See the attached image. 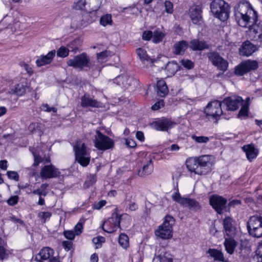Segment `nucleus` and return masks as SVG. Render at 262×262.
I'll list each match as a JSON object with an SVG mask.
<instances>
[{"label":"nucleus","instance_id":"1","mask_svg":"<svg viewBox=\"0 0 262 262\" xmlns=\"http://www.w3.org/2000/svg\"><path fill=\"white\" fill-rule=\"evenodd\" d=\"M235 17L239 26L249 28V34L253 39L262 40V22L256 24L257 14L248 2L239 4L235 11Z\"/></svg>","mask_w":262,"mask_h":262},{"label":"nucleus","instance_id":"2","mask_svg":"<svg viewBox=\"0 0 262 262\" xmlns=\"http://www.w3.org/2000/svg\"><path fill=\"white\" fill-rule=\"evenodd\" d=\"M186 163L189 171L198 175L207 174L212 170V162L209 155L189 158Z\"/></svg>","mask_w":262,"mask_h":262},{"label":"nucleus","instance_id":"3","mask_svg":"<svg viewBox=\"0 0 262 262\" xmlns=\"http://www.w3.org/2000/svg\"><path fill=\"white\" fill-rule=\"evenodd\" d=\"M175 220L170 215H166L163 223L155 230L156 236L164 239H169L172 237V226Z\"/></svg>","mask_w":262,"mask_h":262},{"label":"nucleus","instance_id":"4","mask_svg":"<svg viewBox=\"0 0 262 262\" xmlns=\"http://www.w3.org/2000/svg\"><path fill=\"white\" fill-rule=\"evenodd\" d=\"M229 6L224 0H214L210 4L211 12L215 17L224 21L229 16Z\"/></svg>","mask_w":262,"mask_h":262},{"label":"nucleus","instance_id":"5","mask_svg":"<svg viewBox=\"0 0 262 262\" xmlns=\"http://www.w3.org/2000/svg\"><path fill=\"white\" fill-rule=\"evenodd\" d=\"M67 63L68 66L79 70L90 69L93 66L89 56L85 53L74 56L72 59L68 60Z\"/></svg>","mask_w":262,"mask_h":262},{"label":"nucleus","instance_id":"6","mask_svg":"<svg viewBox=\"0 0 262 262\" xmlns=\"http://www.w3.org/2000/svg\"><path fill=\"white\" fill-rule=\"evenodd\" d=\"M74 150L77 162L83 167L87 166L90 162V156L84 143L81 141H77L74 146Z\"/></svg>","mask_w":262,"mask_h":262},{"label":"nucleus","instance_id":"7","mask_svg":"<svg viewBox=\"0 0 262 262\" xmlns=\"http://www.w3.org/2000/svg\"><path fill=\"white\" fill-rule=\"evenodd\" d=\"M94 142L95 147L102 151L111 149L114 146V140L98 130L96 131Z\"/></svg>","mask_w":262,"mask_h":262},{"label":"nucleus","instance_id":"8","mask_svg":"<svg viewBox=\"0 0 262 262\" xmlns=\"http://www.w3.org/2000/svg\"><path fill=\"white\" fill-rule=\"evenodd\" d=\"M222 102L214 100L209 102L205 109L204 113L209 120H215V122L220 119L223 114L222 106Z\"/></svg>","mask_w":262,"mask_h":262},{"label":"nucleus","instance_id":"9","mask_svg":"<svg viewBox=\"0 0 262 262\" xmlns=\"http://www.w3.org/2000/svg\"><path fill=\"white\" fill-rule=\"evenodd\" d=\"M247 228L249 234L253 237H262V217L251 216L247 223Z\"/></svg>","mask_w":262,"mask_h":262},{"label":"nucleus","instance_id":"10","mask_svg":"<svg viewBox=\"0 0 262 262\" xmlns=\"http://www.w3.org/2000/svg\"><path fill=\"white\" fill-rule=\"evenodd\" d=\"M172 199L184 207L197 211L201 208L199 203L193 199L182 197L178 191L174 192L171 195Z\"/></svg>","mask_w":262,"mask_h":262},{"label":"nucleus","instance_id":"11","mask_svg":"<svg viewBox=\"0 0 262 262\" xmlns=\"http://www.w3.org/2000/svg\"><path fill=\"white\" fill-rule=\"evenodd\" d=\"M258 67V62L256 60H247L242 62L235 69V74L243 76L250 71L255 70Z\"/></svg>","mask_w":262,"mask_h":262},{"label":"nucleus","instance_id":"12","mask_svg":"<svg viewBox=\"0 0 262 262\" xmlns=\"http://www.w3.org/2000/svg\"><path fill=\"white\" fill-rule=\"evenodd\" d=\"M209 60L220 70L225 71L228 67V62L217 52H211L207 54Z\"/></svg>","mask_w":262,"mask_h":262},{"label":"nucleus","instance_id":"13","mask_svg":"<svg viewBox=\"0 0 262 262\" xmlns=\"http://www.w3.org/2000/svg\"><path fill=\"white\" fill-rule=\"evenodd\" d=\"M121 216L117 214H113L111 217L106 221L102 226L103 230L107 233H113L116 231L118 227H120Z\"/></svg>","mask_w":262,"mask_h":262},{"label":"nucleus","instance_id":"14","mask_svg":"<svg viewBox=\"0 0 262 262\" xmlns=\"http://www.w3.org/2000/svg\"><path fill=\"white\" fill-rule=\"evenodd\" d=\"M223 106H226V110L234 111L242 105L243 100L239 96H233L225 98L222 101Z\"/></svg>","mask_w":262,"mask_h":262},{"label":"nucleus","instance_id":"15","mask_svg":"<svg viewBox=\"0 0 262 262\" xmlns=\"http://www.w3.org/2000/svg\"><path fill=\"white\" fill-rule=\"evenodd\" d=\"M227 200L218 195H212L209 198V203L212 208L219 213L222 214L226 208Z\"/></svg>","mask_w":262,"mask_h":262},{"label":"nucleus","instance_id":"16","mask_svg":"<svg viewBox=\"0 0 262 262\" xmlns=\"http://www.w3.org/2000/svg\"><path fill=\"white\" fill-rule=\"evenodd\" d=\"M174 125L175 123L171 119L164 117L161 118L151 123V126L154 129L160 131L168 130Z\"/></svg>","mask_w":262,"mask_h":262},{"label":"nucleus","instance_id":"17","mask_svg":"<svg viewBox=\"0 0 262 262\" xmlns=\"http://www.w3.org/2000/svg\"><path fill=\"white\" fill-rule=\"evenodd\" d=\"M40 174L42 179H47L58 177L60 172L54 165L50 164L44 166L40 170Z\"/></svg>","mask_w":262,"mask_h":262},{"label":"nucleus","instance_id":"18","mask_svg":"<svg viewBox=\"0 0 262 262\" xmlns=\"http://www.w3.org/2000/svg\"><path fill=\"white\" fill-rule=\"evenodd\" d=\"M88 5L92 10V12L89 13H86L84 17L87 18L88 23H91L95 20L96 16L95 11H96L100 8L102 0H87Z\"/></svg>","mask_w":262,"mask_h":262},{"label":"nucleus","instance_id":"19","mask_svg":"<svg viewBox=\"0 0 262 262\" xmlns=\"http://www.w3.org/2000/svg\"><path fill=\"white\" fill-rule=\"evenodd\" d=\"M223 226L226 234L233 237L236 234V228L233 220L230 217H226L223 220Z\"/></svg>","mask_w":262,"mask_h":262},{"label":"nucleus","instance_id":"20","mask_svg":"<svg viewBox=\"0 0 262 262\" xmlns=\"http://www.w3.org/2000/svg\"><path fill=\"white\" fill-rule=\"evenodd\" d=\"M202 11L199 6H192L189 10V16L194 24L199 25L202 21Z\"/></svg>","mask_w":262,"mask_h":262},{"label":"nucleus","instance_id":"21","mask_svg":"<svg viewBox=\"0 0 262 262\" xmlns=\"http://www.w3.org/2000/svg\"><path fill=\"white\" fill-rule=\"evenodd\" d=\"M54 251L49 247L42 248L40 252L36 255L35 260L39 262H43L45 260H49L53 257Z\"/></svg>","mask_w":262,"mask_h":262},{"label":"nucleus","instance_id":"22","mask_svg":"<svg viewBox=\"0 0 262 262\" xmlns=\"http://www.w3.org/2000/svg\"><path fill=\"white\" fill-rule=\"evenodd\" d=\"M55 50H52L49 52L46 55H41L38 57L35 62L36 66L38 67H40L46 64H50L53 60V58L55 55Z\"/></svg>","mask_w":262,"mask_h":262},{"label":"nucleus","instance_id":"23","mask_svg":"<svg viewBox=\"0 0 262 262\" xmlns=\"http://www.w3.org/2000/svg\"><path fill=\"white\" fill-rule=\"evenodd\" d=\"M256 47L249 41H246L243 43L239 49L241 55L249 56L256 50Z\"/></svg>","mask_w":262,"mask_h":262},{"label":"nucleus","instance_id":"24","mask_svg":"<svg viewBox=\"0 0 262 262\" xmlns=\"http://www.w3.org/2000/svg\"><path fill=\"white\" fill-rule=\"evenodd\" d=\"M189 48L193 51H202L208 49L209 45L205 41L194 39L190 42Z\"/></svg>","mask_w":262,"mask_h":262},{"label":"nucleus","instance_id":"25","mask_svg":"<svg viewBox=\"0 0 262 262\" xmlns=\"http://www.w3.org/2000/svg\"><path fill=\"white\" fill-rule=\"evenodd\" d=\"M162 251L159 254H156L153 258L152 262H173V257L168 252Z\"/></svg>","mask_w":262,"mask_h":262},{"label":"nucleus","instance_id":"26","mask_svg":"<svg viewBox=\"0 0 262 262\" xmlns=\"http://www.w3.org/2000/svg\"><path fill=\"white\" fill-rule=\"evenodd\" d=\"M134 80L132 78H129L127 75H122L118 76L114 80V82L118 85L122 86L127 89L128 86L132 84Z\"/></svg>","mask_w":262,"mask_h":262},{"label":"nucleus","instance_id":"27","mask_svg":"<svg viewBox=\"0 0 262 262\" xmlns=\"http://www.w3.org/2000/svg\"><path fill=\"white\" fill-rule=\"evenodd\" d=\"M154 169V165L152 164V161L151 158H149L146 163L144 164L141 169L138 170V175L140 177H145L149 174H150Z\"/></svg>","mask_w":262,"mask_h":262},{"label":"nucleus","instance_id":"28","mask_svg":"<svg viewBox=\"0 0 262 262\" xmlns=\"http://www.w3.org/2000/svg\"><path fill=\"white\" fill-rule=\"evenodd\" d=\"M166 33L165 30L162 28H156L153 31V36L152 41L154 43H159L162 42L165 37Z\"/></svg>","mask_w":262,"mask_h":262},{"label":"nucleus","instance_id":"29","mask_svg":"<svg viewBox=\"0 0 262 262\" xmlns=\"http://www.w3.org/2000/svg\"><path fill=\"white\" fill-rule=\"evenodd\" d=\"M243 149L246 152L247 159L250 161L255 158L258 155V151L253 145H245L243 147Z\"/></svg>","mask_w":262,"mask_h":262},{"label":"nucleus","instance_id":"30","mask_svg":"<svg viewBox=\"0 0 262 262\" xmlns=\"http://www.w3.org/2000/svg\"><path fill=\"white\" fill-rule=\"evenodd\" d=\"M81 105L82 107H95L99 106V103L95 99L91 98L89 95L85 94L81 98Z\"/></svg>","mask_w":262,"mask_h":262},{"label":"nucleus","instance_id":"31","mask_svg":"<svg viewBox=\"0 0 262 262\" xmlns=\"http://www.w3.org/2000/svg\"><path fill=\"white\" fill-rule=\"evenodd\" d=\"M188 43L185 40H181L174 45L173 53L176 55H182L188 47Z\"/></svg>","mask_w":262,"mask_h":262},{"label":"nucleus","instance_id":"32","mask_svg":"<svg viewBox=\"0 0 262 262\" xmlns=\"http://www.w3.org/2000/svg\"><path fill=\"white\" fill-rule=\"evenodd\" d=\"M28 87L22 83H18L12 88L9 91L11 94H15L17 96H23L26 93Z\"/></svg>","mask_w":262,"mask_h":262},{"label":"nucleus","instance_id":"33","mask_svg":"<svg viewBox=\"0 0 262 262\" xmlns=\"http://www.w3.org/2000/svg\"><path fill=\"white\" fill-rule=\"evenodd\" d=\"M157 94L162 97H165L168 93V89L164 80H160L157 83Z\"/></svg>","mask_w":262,"mask_h":262},{"label":"nucleus","instance_id":"34","mask_svg":"<svg viewBox=\"0 0 262 262\" xmlns=\"http://www.w3.org/2000/svg\"><path fill=\"white\" fill-rule=\"evenodd\" d=\"M179 66L174 61L168 62L165 68L168 77L173 75L179 70Z\"/></svg>","mask_w":262,"mask_h":262},{"label":"nucleus","instance_id":"35","mask_svg":"<svg viewBox=\"0 0 262 262\" xmlns=\"http://www.w3.org/2000/svg\"><path fill=\"white\" fill-rule=\"evenodd\" d=\"M236 242L232 237L226 238L224 242V246L226 251L230 254L233 253L236 247Z\"/></svg>","mask_w":262,"mask_h":262},{"label":"nucleus","instance_id":"36","mask_svg":"<svg viewBox=\"0 0 262 262\" xmlns=\"http://www.w3.org/2000/svg\"><path fill=\"white\" fill-rule=\"evenodd\" d=\"M207 253L209 255L213 257L214 260L219 261L224 260V255L223 253L220 251L215 249H209L208 250Z\"/></svg>","mask_w":262,"mask_h":262},{"label":"nucleus","instance_id":"37","mask_svg":"<svg viewBox=\"0 0 262 262\" xmlns=\"http://www.w3.org/2000/svg\"><path fill=\"white\" fill-rule=\"evenodd\" d=\"M34 156V163L33 166H37L39 163H43L44 164H48L50 162L49 157H41L40 155L36 154L35 152H33Z\"/></svg>","mask_w":262,"mask_h":262},{"label":"nucleus","instance_id":"38","mask_svg":"<svg viewBox=\"0 0 262 262\" xmlns=\"http://www.w3.org/2000/svg\"><path fill=\"white\" fill-rule=\"evenodd\" d=\"M114 54L113 52L105 50L97 54V59L100 62H103Z\"/></svg>","mask_w":262,"mask_h":262},{"label":"nucleus","instance_id":"39","mask_svg":"<svg viewBox=\"0 0 262 262\" xmlns=\"http://www.w3.org/2000/svg\"><path fill=\"white\" fill-rule=\"evenodd\" d=\"M118 242L123 249H126L129 246V238L125 233H121L120 234Z\"/></svg>","mask_w":262,"mask_h":262},{"label":"nucleus","instance_id":"40","mask_svg":"<svg viewBox=\"0 0 262 262\" xmlns=\"http://www.w3.org/2000/svg\"><path fill=\"white\" fill-rule=\"evenodd\" d=\"M112 23V16L111 14H106L102 16L100 20V23L103 26L107 25H111Z\"/></svg>","mask_w":262,"mask_h":262},{"label":"nucleus","instance_id":"41","mask_svg":"<svg viewBox=\"0 0 262 262\" xmlns=\"http://www.w3.org/2000/svg\"><path fill=\"white\" fill-rule=\"evenodd\" d=\"M136 52L140 60L142 61L148 60L149 57L148 56L146 51L142 48H138L136 50Z\"/></svg>","mask_w":262,"mask_h":262},{"label":"nucleus","instance_id":"42","mask_svg":"<svg viewBox=\"0 0 262 262\" xmlns=\"http://www.w3.org/2000/svg\"><path fill=\"white\" fill-rule=\"evenodd\" d=\"M52 215V213L49 211H42L38 213V217L41 220L42 222L46 223L47 220H49Z\"/></svg>","mask_w":262,"mask_h":262},{"label":"nucleus","instance_id":"43","mask_svg":"<svg viewBox=\"0 0 262 262\" xmlns=\"http://www.w3.org/2000/svg\"><path fill=\"white\" fill-rule=\"evenodd\" d=\"M192 139L196 142H197L198 143H200V144L206 143L210 140V138L206 136H195V135H193L192 136Z\"/></svg>","mask_w":262,"mask_h":262},{"label":"nucleus","instance_id":"44","mask_svg":"<svg viewBox=\"0 0 262 262\" xmlns=\"http://www.w3.org/2000/svg\"><path fill=\"white\" fill-rule=\"evenodd\" d=\"M69 53V50L65 47H60L57 51V55L60 57H66Z\"/></svg>","mask_w":262,"mask_h":262},{"label":"nucleus","instance_id":"45","mask_svg":"<svg viewBox=\"0 0 262 262\" xmlns=\"http://www.w3.org/2000/svg\"><path fill=\"white\" fill-rule=\"evenodd\" d=\"M254 258H255L257 262H262V243L259 245L255 252Z\"/></svg>","mask_w":262,"mask_h":262},{"label":"nucleus","instance_id":"46","mask_svg":"<svg viewBox=\"0 0 262 262\" xmlns=\"http://www.w3.org/2000/svg\"><path fill=\"white\" fill-rule=\"evenodd\" d=\"M86 5H88L87 0H79L75 3L74 7L77 10H84L85 8Z\"/></svg>","mask_w":262,"mask_h":262},{"label":"nucleus","instance_id":"47","mask_svg":"<svg viewBox=\"0 0 262 262\" xmlns=\"http://www.w3.org/2000/svg\"><path fill=\"white\" fill-rule=\"evenodd\" d=\"M105 238L100 236L94 237L92 240L93 243L95 245L96 248H100L101 246V244L105 242Z\"/></svg>","mask_w":262,"mask_h":262},{"label":"nucleus","instance_id":"48","mask_svg":"<svg viewBox=\"0 0 262 262\" xmlns=\"http://www.w3.org/2000/svg\"><path fill=\"white\" fill-rule=\"evenodd\" d=\"M84 222V221L83 220H80L79 222L76 225L74 228V231L76 234V235H79L81 233L83 229V225L82 222Z\"/></svg>","mask_w":262,"mask_h":262},{"label":"nucleus","instance_id":"49","mask_svg":"<svg viewBox=\"0 0 262 262\" xmlns=\"http://www.w3.org/2000/svg\"><path fill=\"white\" fill-rule=\"evenodd\" d=\"M96 181V176L94 174H90L87 178V180L85 182V185L89 187L93 185Z\"/></svg>","mask_w":262,"mask_h":262},{"label":"nucleus","instance_id":"50","mask_svg":"<svg viewBox=\"0 0 262 262\" xmlns=\"http://www.w3.org/2000/svg\"><path fill=\"white\" fill-rule=\"evenodd\" d=\"M182 65L187 69H191L194 66L193 63L188 59H182L181 60Z\"/></svg>","mask_w":262,"mask_h":262},{"label":"nucleus","instance_id":"51","mask_svg":"<svg viewBox=\"0 0 262 262\" xmlns=\"http://www.w3.org/2000/svg\"><path fill=\"white\" fill-rule=\"evenodd\" d=\"M153 32L150 30H146L142 34V39L144 40L152 39Z\"/></svg>","mask_w":262,"mask_h":262},{"label":"nucleus","instance_id":"52","mask_svg":"<svg viewBox=\"0 0 262 262\" xmlns=\"http://www.w3.org/2000/svg\"><path fill=\"white\" fill-rule=\"evenodd\" d=\"M7 176L9 179L14 180L16 181L19 180V175L17 172L14 171H8L7 173Z\"/></svg>","mask_w":262,"mask_h":262},{"label":"nucleus","instance_id":"53","mask_svg":"<svg viewBox=\"0 0 262 262\" xmlns=\"http://www.w3.org/2000/svg\"><path fill=\"white\" fill-rule=\"evenodd\" d=\"M242 106L238 114V117H245L248 115V106L246 105H242Z\"/></svg>","mask_w":262,"mask_h":262},{"label":"nucleus","instance_id":"54","mask_svg":"<svg viewBox=\"0 0 262 262\" xmlns=\"http://www.w3.org/2000/svg\"><path fill=\"white\" fill-rule=\"evenodd\" d=\"M164 105V102L163 100H160L151 106V109L154 111H157Z\"/></svg>","mask_w":262,"mask_h":262},{"label":"nucleus","instance_id":"55","mask_svg":"<svg viewBox=\"0 0 262 262\" xmlns=\"http://www.w3.org/2000/svg\"><path fill=\"white\" fill-rule=\"evenodd\" d=\"M165 11L168 13L171 14L173 12V4L170 1L165 2Z\"/></svg>","mask_w":262,"mask_h":262},{"label":"nucleus","instance_id":"56","mask_svg":"<svg viewBox=\"0 0 262 262\" xmlns=\"http://www.w3.org/2000/svg\"><path fill=\"white\" fill-rule=\"evenodd\" d=\"M18 201V196L14 195L10 197L8 200L7 203L9 205L14 206L16 204Z\"/></svg>","mask_w":262,"mask_h":262},{"label":"nucleus","instance_id":"57","mask_svg":"<svg viewBox=\"0 0 262 262\" xmlns=\"http://www.w3.org/2000/svg\"><path fill=\"white\" fill-rule=\"evenodd\" d=\"M42 109L46 112H53L56 113L57 112V108L54 107H50L47 104L42 105Z\"/></svg>","mask_w":262,"mask_h":262},{"label":"nucleus","instance_id":"58","mask_svg":"<svg viewBox=\"0 0 262 262\" xmlns=\"http://www.w3.org/2000/svg\"><path fill=\"white\" fill-rule=\"evenodd\" d=\"M63 233H64V236L67 238L70 239V240L73 239L75 238V236L76 234L75 233H74V232L71 230L66 231L64 232Z\"/></svg>","mask_w":262,"mask_h":262},{"label":"nucleus","instance_id":"59","mask_svg":"<svg viewBox=\"0 0 262 262\" xmlns=\"http://www.w3.org/2000/svg\"><path fill=\"white\" fill-rule=\"evenodd\" d=\"M106 201L104 200H101L98 203L94 204L93 208L95 209L99 210L101 209L106 204Z\"/></svg>","mask_w":262,"mask_h":262},{"label":"nucleus","instance_id":"60","mask_svg":"<svg viewBox=\"0 0 262 262\" xmlns=\"http://www.w3.org/2000/svg\"><path fill=\"white\" fill-rule=\"evenodd\" d=\"M21 66L24 68L26 71L29 75H32L33 74V70L30 65L26 63H23Z\"/></svg>","mask_w":262,"mask_h":262},{"label":"nucleus","instance_id":"61","mask_svg":"<svg viewBox=\"0 0 262 262\" xmlns=\"http://www.w3.org/2000/svg\"><path fill=\"white\" fill-rule=\"evenodd\" d=\"M72 242L71 241H63L62 242V246L66 251H69L72 246Z\"/></svg>","mask_w":262,"mask_h":262},{"label":"nucleus","instance_id":"62","mask_svg":"<svg viewBox=\"0 0 262 262\" xmlns=\"http://www.w3.org/2000/svg\"><path fill=\"white\" fill-rule=\"evenodd\" d=\"M6 251L5 248L2 245L0 241V260H3L6 257Z\"/></svg>","mask_w":262,"mask_h":262},{"label":"nucleus","instance_id":"63","mask_svg":"<svg viewBox=\"0 0 262 262\" xmlns=\"http://www.w3.org/2000/svg\"><path fill=\"white\" fill-rule=\"evenodd\" d=\"M136 138L139 141L142 142L144 140V136L143 133L141 131H138L136 134Z\"/></svg>","mask_w":262,"mask_h":262},{"label":"nucleus","instance_id":"64","mask_svg":"<svg viewBox=\"0 0 262 262\" xmlns=\"http://www.w3.org/2000/svg\"><path fill=\"white\" fill-rule=\"evenodd\" d=\"M241 202L240 200H233L229 203L228 206L229 207H234L236 205L241 204Z\"/></svg>","mask_w":262,"mask_h":262}]
</instances>
